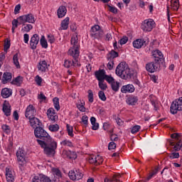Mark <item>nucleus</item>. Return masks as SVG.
<instances>
[{
	"instance_id": "obj_1",
	"label": "nucleus",
	"mask_w": 182,
	"mask_h": 182,
	"mask_svg": "<svg viewBox=\"0 0 182 182\" xmlns=\"http://www.w3.org/2000/svg\"><path fill=\"white\" fill-rule=\"evenodd\" d=\"M34 136L36 141L43 149V153L47 157H55L56 149H58V142L55 141L48 132L45 131L43 127H37L34 129Z\"/></svg>"
},
{
	"instance_id": "obj_2",
	"label": "nucleus",
	"mask_w": 182,
	"mask_h": 182,
	"mask_svg": "<svg viewBox=\"0 0 182 182\" xmlns=\"http://www.w3.org/2000/svg\"><path fill=\"white\" fill-rule=\"evenodd\" d=\"M152 56L154 58V61L148 63L146 64V70L149 72V73H154L160 69V65H163L164 62V57L161 51L156 50L152 53Z\"/></svg>"
},
{
	"instance_id": "obj_3",
	"label": "nucleus",
	"mask_w": 182,
	"mask_h": 182,
	"mask_svg": "<svg viewBox=\"0 0 182 182\" xmlns=\"http://www.w3.org/2000/svg\"><path fill=\"white\" fill-rule=\"evenodd\" d=\"M77 36H73L71 38L70 43L73 45V47L68 50V55L70 56H73V60L71 61L73 63V66H81L80 63H79V61L77 60L79 58V48L80 46H79L78 43Z\"/></svg>"
},
{
	"instance_id": "obj_4",
	"label": "nucleus",
	"mask_w": 182,
	"mask_h": 182,
	"mask_svg": "<svg viewBox=\"0 0 182 182\" xmlns=\"http://www.w3.org/2000/svg\"><path fill=\"white\" fill-rule=\"evenodd\" d=\"M170 110L171 114H177L178 112H182V97L172 102Z\"/></svg>"
},
{
	"instance_id": "obj_5",
	"label": "nucleus",
	"mask_w": 182,
	"mask_h": 182,
	"mask_svg": "<svg viewBox=\"0 0 182 182\" xmlns=\"http://www.w3.org/2000/svg\"><path fill=\"white\" fill-rule=\"evenodd\" d=\"M18 21H20V25H23L25 26V23L28 22V23H35V16L32 14H28L26 15H23L18 18Z\"/></svg>"
},
{
	"instance_id": "obj_6",
	"label": "nucleus",
	"mask_w": 182,
	"mask_h": 182,
	"mask_svg": "<svg viewBox=\"0 0 182 182\" xmlns=\"http://www.w3.org/2000/svg\"><path fill=\"white\" fill-rule=\"evenodd\" d=\"M156 26V23L153 20H145L141 26V29L144 31V32H151L153 31V28Z\"/></svg>"
},
{
	"instance_id": "obj_7",
	"label": "nucleus",
	"mask_w": 182,
	"mask_h": 182,
	"mask_svg": "<svg viewBox=\"0 0 182 182\" xmlns=\"http://www.w3.org/2000/svg\"><path fill=\"white\" fill-rule=\"evenodd\" d=\"M68 176L70 178V180H73V181H75V180H82V178H83V173H82V172H80V171L76 170L75 171H71L69 172Z\"/></svg>"
},
{
	"instance_id": "obj_8",
	"label": "nucleus",
	"mask_w": 182,
	"mask_h": 182,
	"mask_svg": "<svg viewBox=\"0 0 182 182\" xmlns=\"http://www.w3.org/2000/svg\"><path fill=\"white\" fill-rule=\"evenodd\" d=\"M139 102V97L133 95H127L126 103L128 106H136Z\"/></svg>"
},
{
	"instance_id": "obj_9",
	"label": "nucleus",
	"mask_w": 182,
	"mask_h": 182,
	"mask_svg": "<svg viewBox=\"0 0 182 182\" xmlns=\"http://www.w3.org/2000/svg\"><path fill=\"white\" fill-rule=\"evenodd\" d=\"M35 113H36V109L35 107L32 105H30L27 107L25 112V117L26 119H31L35 117Z\"/></svg>"
},
{
	"instance_id": "obj_10",
	"label": "nucleus",
	"mask_w": 182,
	"mask_h": 182,
	"mask_svg": "<svg viewBox=\"0 0 182 182\" xmlns=\"http://www.w3.org/2000/svg\"><path fill=\"white\" fill-rule=\"evenodd\" d=\"M39 35L38 34H34L30 41V48L31 49H32L33 50H35V49H36L37 46H38V43H39Z\"/></svg>"
},
{
	"instance_id": "obj_11",
	"label": "nucleus",
	"mask_w": 182,
	"mask_h": 182,
	"mask_svg": "<svg viewBox=\"0 0 182 182\" xmlns=\"http://www.w3.org/2000/svg\"><path fill=\"white\" fill-rule=\"evenodd\" d=\"M95 76L98 82L105 80V77H106V70L104 69H100L95 72Z\"/></svg>"
},
{
	"instance_id": "obj_12",
	"label": "nucleus",
	"mask_w": 182,
	"mask_h": 182,
	"mask_svg": "<svg viewBox=\"0 0 182 182\" xmlns=\"http://www.w3.org/2000/svg\"><path fill=\"white\" fill-rule=\"evenodd\" d=\"M119 76H120L122 79L127 80V79H132V77H133V73H132L130 68H127Z\"/></svg>"
},
{
	"instance_id": "obj_13",
	"label": "nucleus",
	"mask_w": 182,
	"mask_h": 182,
	"mask_svg": "<svg viewBox=\"0 0 182 182\" xmlns=\"http://www.w3.org/2000/svg\"><path fill=\"white\" fill-rule=\"evenodd\" d=\"M136 90L134 85L132 84H128L127 85H123L121 88L122 93H133Z\"/></svg>"
},
{
	"instance_id": "obj_14",
	"label": "nucleus",
	"mask_w": 182,
	"mask_h": 182,
	"mask_svg": "<svg viewBox=\"0 0 182 182\" xmlns=\"http://www.w3.org/2000/svg\"><path fill=\"white\" fill-rule=\"evenodd\" d=\"M29 122L31 124V127H33V129H36V127H41L42 126V122H41V120H39V119L33 117L31 118H29Z\"/></svg>"
},
{
	"instance_id": "obj_15",
	"label": "nucleus",
	"mask_w": 182,
	"mask_h": 182,
	"mask_svg": "<svg viewBox=\"0 0 182 182\" xmlns=\"http://www.w3.org/2000/svg\"><path fill=\"white\" fill-rule=\"evenodd\" d=\"M127 68V67L126 63H124V62L120 63L117 66V68L115 70L116 75H117V76H119L120 75H122V73H123L124 70H125Z\"/></svg>"
},
{
	"instance_id": "obj_16",
	"label": "nucleus",
	"mask_w": 182,
	"mask_h": 182,
	"mask_svg": "<svg viewBox=\"0 0 182 182\" xmlns=\"http://www.w3.org/2000/svg\"><path fill=\"white\" fill-rule=\"evenodd\" d=\"M37 68L40 72L45 73L46 69H48V63H46V60H41L37 65Z\"/></svg>"
},
{
	"instance_id": "obj_17",
	"label": "nucleus",
	"mask_w": 182,
	"mask_h": 182,
	"mask_svg": "<svg viewBox=\"0 0 182 182\" xmlns=\"http://www.w3.org/2000/svg\"><path fill=\"white\" fill-rule=\"evenodd\" d=\"M3 112L6 116H11V105L6 100L3 104Z\"/></svg>"
},
{
	"instance_id": "obj_18",
	"label": "nucleus",
	"mask_w": 182,
	"mask_h": 182,
	"mask_svg": "<svg viewBox=\"0 0 182 182\" xmlns=\"http://www.w3.org/2000/svg\"><path fill=\"white\" fill-rule=\"evenodd\" d=\"M6 178L8 182L15 181V178L14 176V172L9 168H6Z\"/></svg>"
},
{
	"instance_id": "obj_19",
	"label": "nucleus",
	"mask_w": 182,
	"mask_h": 182,
	"mask_svg": "<svg viewBox=\"0 0 182 182\" xmlns=\"http://www.w3.org/2000/svg\"><path fill=\"white\" fill-rule=\"evenodd\" d=\"M16 157L18 161L20 163H25V153L23 151V149H19L16 152Z\"/></svg>"
},
{
	"instance_id": "obj_20",
	"label": "nucleus",
	"mask_w": 182,
	"mask_h": 182,
	"mask_svg": "<svg viewBox=\"0 0 182 182\" xmlns=\"http://www.w3.org/2000/svg\"><path fill=\"white\" fill-rule=\"evenodd\" d=\"M1 95L4 99H8V97H10L11 96H12V90L6 87L3 88L1 90Z\"/></svg>"
},
{
	"instance_id": "obj_21",
	"label": "nucleus",
	"mask_w": 182,
	"mask_h": 182,
	"mask_svg": "<svg viewBox=\"0 0 182 182\" xmlns=\"http://www.w3.org/2000/svg\"><path fill=\"white\" fill-rule=\"evenodd\" d=\"M11 80H12V73L8 72L4 73L2 77L3 85H6V83L11 82Z\"/></svg>"
},
{
	"instance_id": "obj_22",
	"label": "nucleus",
	"mask_w": 182,
	"mask_h": 182,
	"mask_svg": "<svg viewBox=\"0 0 182 182\" xmlns=\"http://www.w3.org/2000/svg\"><path fill=\"white\" fill-rule=\"evenodd\" d=\"M144 43H146V41L143 39H136L133 42V46L136 49H140L142 46H144Z\"/></svg>"
},
{
	"instance_id": "obj_23",
	"label": "nucleus",
	"mask_w": 182,
	"mask_h": 182,
	"mask_svg": "<svg viewBox=\"0 0 182 182\" xmlns=\"http://www.w3.org/2000/svg\"><path fill=\"white\" fill-rule=\"evenodd\" d=\"M66 12H68V10L66 9V6H60L57 11L58 17L63 18V16H65V15H66Z\"/></svg>"
},
{
	"instance_id": "obj_24",
	"label": "nucleus",
	"mask_w": 182,
	"mask_h": 182,
	"mask_svg": "<svg viewBox=\"0 0 182 182\" xmlns=\"http://www.w3.org/2000/svg\"><path fill=\"white\" fill-rule=\"evenodd\" d=\"M62 156L63 157H68V159H74V160L77 157L75 152H72L70 151H63Z\"/></svg>"
},
{
	"instance_id": "obj_25",
	"label": "nucleus",
	"mask_w": 182,
	"mask_h": 182,
	"mask_svg": "<svg viewBox=\"0 0 182 182\" xmlns=\"http://www.w3.org/2000/svg\"><path fill=\"white\" fill-rule=\"evenodd\" d=\"M69 28V17H66L61 22V26L59 28V31H66Z\"/></svg>"
},
{
	"instance_id": "obj_26",
	"label": "nucleus",
	"mask_w": 182,
	"mask_h": 182,
	"mask_svg": "<svg viewBox=\"0 0 182 182\" xmlns=\"http://www.w3.org/2000/svg\"><path fill=\"white\" fill-rule=\"evenodd\" d=\"M116 58H119V53L114 50H112L107 55V60H113Z\"/></svg>"
},
{
	"instance_id": "obj_27",
	"label": "nucleus",
	"mask_w": 182,
	"mask_h": 182,
	"mask_svg": "<svg viewBox=\"0 0 182 182\" xmlns=\"http://www.w3.org/2000/svg\"><path fill=\"white\" fill-rule=\"evenodd\" d=\"M91 38H93L94 39H100L103 38V31L100 30L97 31L96 33H90Z\"/></svg>"
},
{
	"instance_id": "obj_28",
	"label": "nucleus",
	"mask_w": 182,
	"mask_h": 182,
	"mask_svg": "<svg viewBox=\"0 0 182 182\" xmlns=\"http://www.w3.org/2000/svg\"><path fill=\"white\" fill-rule=\"evenodd\" d=\"M23 82V78L21 76H18L14 80H12L11 83L13 85H16V86H21Z\"/></svg>"
},
{
	"instance_id": "obj_29",
	"label": "nucleus",
	"mask_w": 182,
	"mask_h": 182,
	"mask_svg": "<svg viewBox=\"0 0 182 182\" xmlns=\"http://www.w3.org/2000/svg\"><path fill=\"white\" fill-rule=\"evenodd\" d=\"M18 55L19 54L17 53L13 56V62L14 65H15L17 69H21V65H19L18 60Z\"/></svg>"
},
{
	"instance_id": "obj_30",
	"label": "nucleus",
	"mask_w": 182,
	"mask_h": 182,
	"mask_svg": "<svg viewBox=\"0 0 182 182\" xmlns=\"http://www.w3.org/2000/svg\"><path fill=\"white\" fill-rule=\"evenodd\" d=\"M91 124L92 125V130H97L99 129V123L96 122V118L95 117H92L90 118Z\"/></svg>"
},
{
	"instance_id": "obj_31",
	"label": "nucleus",
	"mask_w": 182,
	"mask_h": 182,
	"mask_svg": "<svg viewBox=\"0 0 182 182\" xmlns=\"http://www.w3.org/2000/svg\"><path fill=\"white\" fill-rule=\"evenodd\" d=\"M32 29H33V26H32V24H26V23H25V26H23V27L21 28L22 32H31V31H32Z\"/></svg>"
},
{
	"instance_id": "obj_32",
	"label": "nucleus",
	"mask_w": 182,
	"mask_h": 182,
	"mask_svg": "<svg viewBox=\"0 0 182 182\" xmlns=\"http://www.w3.org/2000/svg\"><path fill=\"white\" fill-rule=\"evenodd\" d=\"M52 171L53 173V176L55 177H57V178H60V177H62V172L60 171V170H59V168H53Z\"/></svg>"
},
{
	"instance_id": "obj_33",
	"label": "nucleus",
	"mask_w": 182,
	"mask_h": 182,
	"mask_svg": "<svg viewBox=\"0 0 182 182\" xmlns=\"http://www.w3.org/2000/svg\"><path fill=\"white\" fill-rule=\"evenodd\" d=\"M120 83L116 80H114L111 84V87L114 92H119V87H120Z\"/></svg>"
},
{
	"instance_id": "obj_34",
	"label": "nucleus",
	"mask_w": 182,
	"mask_h": 182,
	"mask_svg": "<svg viewBox=\"0 0 182 182\" xmlns=\"http://www.w3.org/2000/svg\"><path fill=\"white\" fill-rule=\"evenodd\" d=\"M88 161L90 164H94V166H97V159L95 155H91L88 158Z\"/></svg>"
},
{
	"instance_id": "obj_35",
	"label": "nucleus",
	"mask_w": 182,
	"mask_h": 182,
	"mask_svg": "<svg viewBox=\"0 0 182 182\" xmlns=\"http://www.w3.org/2000/svg\"><path fill=\"white\" fill-rule=\"evenodd\" d=\"M171 6L173 11H178V1L177 0H171Z\"/></svg>"
},
{
	"instance_id": "obj_36",
	"label": "nucleus",
	"mask_w": 182,
	"mask_h": 182,
	"mask_svg": "<svg viewBox=\"0 0 182 182\" xmlns=\"http://www.w3.org/2000/svg\"><path fill=\"white\" fill-rule=\"evenodd\" d=\"M53 102L55 109H57L58 112V110H60V105H59V99L55 97L53 99Z\"/></svg>"
},
{
	"instance_id": "obj_37",
	"label": "nucleus",
	"mask_w": 182,
	"mask_h": 182,
	"mask_svg": "<svg viewBox=\"0 0 182 182\" xmlns=\"http://www.w3.org/2000/svg\"><path fill=\"white\" fill-rule=\"evenodd\" d=\"M168 157H169L171 160H174V159H179L180 154L178 152H172L171 154H168Z\"/></svg>"
},
{
	"instance_id": "obj_38",
	"label": "nucleus",
	"mask_w": 182,
	"mask_h": 182,
	"mask_svg": "<svg viewBox=\"0 0 182 182\" xmlns=\"http://www.w3.org/2000/svg\"><path fill=\"white\" fill-rule=\"evenodd\" d=\"M11 48V40L6 38L4 41V52L8 53V49Z\"/></svg>"
},
{
	"instance_id": "obj_39",
	"label": "nucleus",
	"mask_w": 182,
	"mask_h": 182,
	"mask_svg": "<svg viewBox=\"0 0 182 182\" xmlns=\"http://www.w3.org/2000/svg\"><path fill=\"white\" fill-rule=\"evenodd\" d=\"M40 43L42 46V48H44L45 49H46V48H48V41L45 38L44 36H42L41 38L40 39Z\"/></svg>"
},
{
	"instance_id": "obj_40",
	"label": "nucleus",
	"mask_w": 182,
	"mask_h": 182,
	"mask_svg": "<svg viewBox=\"0 0 182 182\" xmlns=\"http://www.w3.org/2000/svg\"><path fill=\"white\" fill-rule=\"evenodd\" d=\"M48 129L50 132H56L59 130V125L58 124H51L48 127Z\"/></svg>"
},
{
	"instance_id": "obj_41",
	"label": "nucleus",
	"mask_w": 182,
	"mask_h": 182,
	"mask_svg": "<svg viewBox=\"0 0 182 182\" xmlns=\"http://www.w3.org/2000/svg\"><path fill=\"white\" fill-rule=\"evenodd\" d=\"M98 86L101 90H106L107 89V85L105 83V80L99 81Z\"/></svg>"
},
{
	"instance_id": "obj_42",
	"label": "nucleus",
	"mask_w": 182,
	"mask_h": 182,
	"mask_svg": "<svg viewBox=\"0 0 182 182\" xmlns=\"http://www.w3.org/2000/svg\"><path fill=\"white\" fill-rule=\"evenodd\" d=\"M40 181L52 182V180H50V178L46 176V175L40 174Z\"/></svg>"
},
{
	"instance_id": "obj_43",
	"label": "nucleus",
	"mask_w": 182,
	"mask_h": 182,
	"mask_svg": "<svg viewBox=\"0 0 182 182\" xmlns=\"http://www.w3.org/2000/svg\"><path fill=\"white\" fill-rule=\"evenodd\" d=\"M66 127L68 136H70V137H73V127L67 124Z\"/></svg>"
},
{
	"instance_id": "obj_44",
	"label": "nucleus",
	"mask_w": 182,
	"mask_h": 182,
	"mask_svg": "<svg viewBox=\"0 0 182 182\" xmlns=\"http://www.w3.org/2000/svg\"><path fill=\"white\" fill-rule=\"evenodd\" d=\"M87 93L88 102H90V103H93V91H92V90H88Z\"/></svg>"
},
{
	"instance_id": "obj_45",
	"label": "nucleus",
	"mask_w": 182,
	"mask_h": 182,
	"mask_svg": "<svg viewBox=\"0 0 182 182\" xmlns=\"http://www.w3.org/2000/svg\"><path fill=\"white\" fill-rule=\"evenodd\" d=\"M99 31H101L100 29V26L99 25H95L94 26H92L90 29V33H95L96 32H98Z\"/></svg>"
},
{
	"instance_id": "obj_46",
	"label": "nucleus",
	"mask_w": 182,
	"mask_h": 182,
	"mask_svg": "<svg viewBox=\"0 0 182 182\" xmlns=\"http://www.w3.org/2000/svg\"><path fill=\"white\" fill-rule=\"evenodd\" d=\"M98 96L100 100H102V102H106L107 98H106V95H105V92L99 91Z\"/></svg>"
},
{
	"instance_id": "obj_47",
	"label": "nucleus",
	"mask_w": 182,
	"mask_h": 182,
	"mask_svg": "<svg viewBox=\"0 0 182 182\" xmlns=\"http://www.w3.org/2000/svg\"><path fill=\"white\" fill-rule=\"evenodd\" d=\"M129 41V38L127 36H124L122 38H121L118 43H119V45H121V46L122 45H126V43H127V41Z\"/></svg>"
},
{
	"instance_id": "obj_48",
	"label": "nucleus",
	"mask_w": 182,
	"mask_h": 182,
	"mask_svg": "<svg viewBox=\"0 0 182 182\" xmlns=\"http://www.w3.org/2000/svg\"><path fill=\"white\" fill-rule=\"evenodd\" d=\"M105 80L108 82L109 83V85H112L114 81V78H113V77H112L110 75H105Z\"/></svg>"
},
{
	"instance_id": "obj_49",
	"label": "nucleus",
	"mask_w": 182,
	"mask_h": 182,
	"mask_svg": "<svg viewBox=\"0 0 182 182\" xmlns=\"http://www.w3.org/2000/svg\"><path fill=\"white\" fill-rule=\"evenodd\" d=\"M56 114V112L53 108H50L47 110L48 117H50V116H54Z\"/></svg>"
},
{
	"instance_id": "obj_50",
	"label": "nucleus",
	"mask_w": 182,
	"mask_h": 182,
	"mask_svg": "<svg viewBox=\"0 0 182 182\" xmlns=\"http://www.w3.org/2000/svg\"><path fill=\"white\" fill-rule=\"evenodd\" d=\"M77 107L80 110V112H86V108L85 107V104L83 102L77 104Z\"/></svg>"
},
{
	"instance_id": "obj_51",
	"label": "nucleus",
	"mask_w": 182,
	"mask_h": 182,
	"mask_svg": "<svg viewBox=\"0 0 182 182\" xmlns=\"http://www.w3.org/2000/svg\"><path fill=\"white\" fill-rule=\"evenodd\" d=\"M107 6L109 8V12H112V14H114L115 15L117 14L118 11H117V9L116 7L112 6L109 4H107Z\"/></svg>"
},
{
	"instance_id": "obj_52",
	"label": "nucleus",
	"mask_w": 182,
	"mask_h": 182,
	"mask_svg": "<svg viewBox=\"0 0 182 182\" xmlns=\"http://www.w3.org/2000/svg\"><path fill=\"white\" fill-rule=\"evenodd\" d=\"M64 66L65 68H67L68 69H69L70 66H73V63H72V60H65L64 62Z\"/></svg>"
},
{
	"instance_id": "obj_53",
	"label": "nucleus",
	"mask_w": 182,
	"mask_h": 182,
	"mask_svg": "<svg viewBox=\"0 0 182 182\" xmlns=\"http://www.w3.org/2000/svg\"><path fill=\"white\" fill-rule=\"evenodd\" d=\"M109 62L107 63V66L109 70H113V66H114V60H108Z\"/></svg>"
},
{
	"instance_id": "obj_54",
	"label": "nucleus",
	"mask_w": 182,
	"mask_h": 182,
	"mask_svg": "<svg viewBox=\"0 0 182 182\" xmlns=\"http://www.w3.org/2000/svg\"><path fill=\"white\" fill-rule=\"evenodd\" d=\"M140 129L141 127L139 125H135L132 127L131 133H132V134H134L135 133H137L139 130H140Z\"/></svg>"
},
{
	"instance_id": "obj_55",
	"label": "nucleus",
	"mask_w": 182,
	"mask_h": 182,
	"mask_svg": "<svg viewBox=\"0 0 182 182\" xmlns=\"http://www.w3.org/2000/svg\"><path fill=\"white\" fill-rule=\"evenodd\" d=\"M61 144L63 146H68V147H72L73 144H72V141L69 140H64L61 142Z\"/></svg>"
},
{
	"instance_id": "obj_56",
	"label": "nucleus",
	"mask_w": 182,
	"mask_h": 182,
	"mask_svg": "<svg viewBox=\"0 0 182 182\" xmlns=\"http://www.w3.org/2000/svg\"><path fill=\"white\" fill-rule=\"evenodd\" d=\"M112 181L120 182V180L116 178V175H114L112 178L111 179H109L107 178H105V182H112Z\"/></svg>"
},
{
	"instance_id": "obj_57",
	"label": "nucleus",
	"mask_w": 182,
	"mask_h": 182,
	"mask_svg": "<svg viewBox=\"0 0 182 182\" xmlns=\"http://www.w3.org/2000/svg\"><path fill=\"white\" fill-rule=\"evenodd\" d=\"M171 139H176V140H178L180 137H182L181 133H173L171 135Z\"/></svg>"
},
{
	"instance_id": "obj_58",
	"label": "nucleus",
	"mask_w": 182,
	"mask_h": 182,
	"mask_svg": "<svg viewBox=\"0 0 182 182\" xmlns=\"http://www.w3.org/2000/svg\"><path fill=\"white\" fill-rule=\"evenodd\" d=\"M181 150V144H180V142H176V144L173 145V151H180Z\"/></svg>"
},
{
	"instance_id": "obj_59",
	"label": "nucleus",
	"mask_w": 182,
	"mask_h": 182,
	"mask_svg": "<svg viewBox=\"0 0 182 182\" xmlns=\"http://www.w3.org/2000/svg\"><path fill=\"white\" fill-rule=\"evenodd\" d=\"M110 140L111 141H117V140H119V137L117 136V134H110Z\"/></svg>"
},
{
	"instance_id": "obj_60",
	"label": "nucleus",
	"mask_w": 182,
	"mask_h": 182,
	"mask_svg": "<svg viewBox=\"0 0 182 182\" xmlns=\"http://www.w3.org/2000/svg\"><path fill=\"white\" fill-rule=\"evenodd\" d=\"M116 149V143L111 141L108 145V150H114Z\"/></svg>"
},
{
	"instance_id": "obj_61",
	"label": "nucleus",
	"mask_w": 182,
	"mask_h": 182,
	"mask_svg": "<svg viewBox=\"0 0 182 182\" xmlns=\"http://www.w3.org/2000/svg\"><path fill=\"white\" fill-rule=\"evenodd\" d=\"M103 163V157L100 156V155L97 156V166H99Z\"/></svg>"
},
{
	"instance_id": "obj_62",
	"label": "nucleus",
	"mask_w": 182,
	"mask_h": 182,
	"mask_svg": "<svg viewBox=\"0 0 182 182\" xmlns=\"http://www.w3.org/2000/svg\"><path fill=\"white\" fill-rule=\"evenodd\" d=\"M82 122L83 123V124H85V126H87L88 117H87V115H83L82 117Z\"/></svg>"
},
{
	"instance_id": "obj_63",
	"label": "nucleus",
	"mask_w": 182,
	"mask_h": 182,
	"mask_svg": "<svg viewBox=\"0 0 182 182\" xmlns=\"http://www.w3.org/2000/svg\"><path fill=\"white\" fill-rule=\"evenodd\" d=\"M36 82L38 86H41L42 85V77H41L39 75H36Z\"/></svg>"
},
{
	"instance_id": "obj_64",
	"label": "nucleus",
	"mask_w": 182,
	"mask_h": 182,
	"mask_svg": "<svg viewBox=\"0 0 182 182\" xmlns=\"http://www.w3.org/2000/svg\"><path fill=\"white\" fill-rule=\"evenodd\" d=\"M48 41L50 43H55V37H53V36H48Z\"/></svg>"
}]
</instances>
